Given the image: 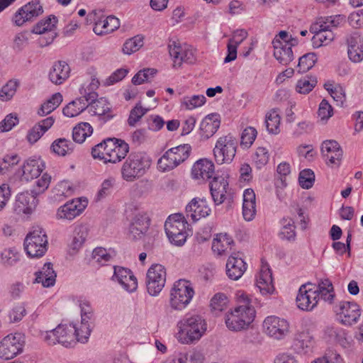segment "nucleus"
I'll list each match as a JSON object with an SVG mask.
<instances>
[{
  "label": "nucleus",
  "mask_w": 363,
  "mask_h": 363,
  "mask_svg": "<svg viewBox=\"0 0 363 363\" xmlns=\"http://www.w3.org/2000/svg\"><path fill=\"white\" fill-rule=\"evenodd\" d=\"M107 145L104 147L105 163H117L125 157L129 145L124 140L116 138H106Z\"/></svg>",
  "instance_id": "13"
},
{
  "label": "nucleus",
  "mask_w": 363,
  "mask_h": 363,
  "mask_svg": "<svg viewBox=\"0 0 363 363\" xmlns=\"http://www.w3.org/2000/svg\"><path fill=\"white\" fill-rule=\"evenodd\" d=\"M289 323L275 315L267 317L263 322V330L269 336L277 340L284 338L289 332Z\"/></svg>",
  "instance_id": "18"
},
{
  "label": "nucleus",
  "mask_w": 363,
  "mask_h": 363,
  "mask_svg": "<svg viewBox=\"0 0 363 363\" xmlns=\"http://www.w3.org/2000/svg\"><path fill=\"white\" fill-rule=\"evenodd\" d=\"M148 109L143 108L140 103H138L132 108L128 119V123L130 126H135L136 123L146 114Z\"/></svg>",
  "instance_id": "58"
},
{
  "label": "nucleus",
  "mask_w": 363,
  "mask_h": 363,
  "mask_svg": "<svg viewBox=\"0 0 363 363\" xmlns=\"http://www.w3.org/2000/svg\"><path fill=\"white\" fill-rule=\"evenodd\" d=\"M220 127V121L213 119V116H207L200 124V134L208 139L213 135Z\"/></svg>",
  "instance_id": "39"
},
{
  "label": "nucleus",
  "mask_w": 363,
  "mask_h": 363,
  "mask_svg": "<svg viewBox=\"0 0 363 363\" xmlns=\"http://www.w3.org/2000/svg\"><path fill=\"white\" fill-rule=\"evenodd\" d=\"M194 290L191 282L186 279L175 281L170 291L169 304L174 310L181 311L191 302Z\"/></svg>",
  "instance_id": "6"
},
{
  "label": "nucleus",
  "mask_w": 363,
  "mask_h": 363,
  "mask_svg": "<svg viewBox=\"0 0 363 363\" xmlns=\"http://www.w3.org/2000/svg\"><path fill=\"white\" fill-rule=\"evenodd\" d=\"M51 177L47 173L43 174L42 177L35 182V185L31 190L32 192L36 196L43 193L49 187Z\"/></svg>",
  "instance_id": "62"
},
{
  "label": "nucleus",
  "mask_w": 363,
  "mask_h": 363,
  "mask_svg": "<svg viewBox=\"0 0 363 363\" xmlns=\"http://www.w3.org/2000/svg\"><path fill=\"white\" fill-rule=\"evenodd\" d=\"M233 243V240L228 235H217L216 238L213 240L212 250L218 255H221L231 249V244Z\"/></svg>",
  "instance_id": "40"
},
{
  "label": "nucleus",
  "mask_w": 363,
  "mask_h": 363,
  "mask_svg": "<svg viewBox=\"0 0 363 363\" xmlns=\"http://www.w3.org/2000/svg\"><path fill=\"white\" fill-rule=\"evenodd\" d=\"M43 7L40 0H32L18 9L13 15L12 21L13 23L34 21L43 13Z\"/></svg>",
  "instance_id": "17"
},
{
  "label": "nucleus",
  "mask_w": 363,
  "mask_h": 363,
  "mask_svg": "<svg viewBox=\"0 0 363 363\" xmlns=\"http://www.w3.org/2000/svg\"><path fill=\"white\" fill-rule=\"evenodd\" d=\"M315 291L318 294V300L320 298L325 301L331 303L335 297L333 286L328 279H320L318 282V285L314 284Z\"/></svg>",
  "instance_id": "38"
},
{
  "label": "nucleus",
  "mask_w": 363,
  "mask_h": 363,
  "mask_svg": "<svg viewBox=\"0 0 363 363\" xmlns=\"http://www.w3.org/2000/svg\"><path fill=\"white\" fill-rule=\"evenodd\" d=\"M38 204L37 196L32 192L24 191L16 196L15 210L18 213L30 214Z\"/></svg>",
  "instance_id": "24"
},
{
  "label": "nucleus",
  "mask_w": 363,
  "mask_h": 363,
  "mask_svg": "<svg viewBox=\"0 0 363 363\" xmlns=\"http://www.w3.org/2000/svg\"><path fill=\"white\" fill-rule=\"evenodd\" d=\"M54 118L50 116L41 120L28 131L26 138L29 143H35L53 125Z\"/></svg>",
  "instance_id": "31"
},
{
  "label": "nucleus",
  "mask_w": 363,
  "mask_h": 363,
  "mask_svg": "<svg viewBox=\"0 0 363 363\" xmlns=\"http://www.w3.org/2000/svg\"><path fill=\"white\" fill-rule=\"evenodd\" d=\"M282 228L279 233V237L282 240H294L296 237L294 221L291 218H283L281 220Z\"/></svg>",
  "instance_id": "46"
},
{
  "label": "nucleus",
  "mask_w": 363,
  "mask_h": 363,
  "mask_svg": "<svg viewBox=\"0 0 363 363\" xmlns=\"http://www.w3.org/2000/svg\"><path fill=\"white\" fill-rule=\"evenodd\" d=\"M35 274V282L41 283L44 287L52 286L55 283L57 275L50 262L45 263L42 269L36 272Z\"/></svg>",
  "instance_id": "37"
},
{
  "label": "nucleus",
  "mask_w": 363,
  "mask_h": 363,
  "mask_svg": "<svg viewBox=\"0 0 363 363\" xmlns=\"http://www.w3.org/2000/svg\"><path fill=\"white\" fill-rule=\"evenodd\" d=\"M178 339L183 344L198 341L207 330L204 318L197 313H186L177 323Z\"/></svg>",
  "instance_id": "2"
},
{
  "label": "nucleus",
  "mask_w": 363,
  "mask_h": 363,
  "mask_svg": "<svg viewBox=\"0 0 363 363\" xmlns=\"http://www.w3.org/2000/svg\"><path fill=\"white\" fill-rule=\"evenodd\" d=\"M166 270L162 264L152 265L147 273V289L151 296H157L164 288Z\"/></svg>",
  "instance_id": "14"
},
{
  "label": "nucleus",
  "mask_w": 363,
  "mask_h": 363,
  "mask_svg": "<svg viewBox=\"0 0 363 363\" xmlns=\"http://www.w3.org/2000/svg\"><path fill=\"white\" fill-rule=\"evenodd\" d=\"M88 23H109L113 21L119 22V19L115 16H106L101 10H93L86 16Z\"/></svg>",
  "instance_id": "50"
},
{
  "label": "nucleus",
  "mask_w": 363,
  "mask_h": 363,
  "mask_svg": "<svg viewBox=\"0 0 363 363\" xmlns=\"http://www.w3.org/2000/svg\"><path fill=\"white\" fill-rule=\"evenodd\" d=\"M74 338L75 341L85 343L88 341L90 334L91 328L89 321H81V325L79 328L74 326Z\"/></svg>",
  "instance_id": "53"
},
{
  "label": "nucleus",
  "mask_w": 363,
  "mask_h": 363,
  "mask_svg": "<svg viewBox=\"0 0 363 363\" xmlns=\"http://www.w3.org/2000/svg\"><path fill=\"white\" fill-rule=\"evenodd\" d=\"M93 128L88 123H81L73 128L72 138L77 143H82L85 139L91 135Z\"/></svg>",
  "instance_id": "44"
},
{
  "label": "nucleus",
  "mask_w": 363,
  "mask_h": 363,
  "mask_svg": "<svg viewBox=\"0 0 363 363\" xmlns=\"http://www.w3.org/2000/svg\"><path fill=\"white\" fill-rule=\"evenodd\" d=\"M169 53L173 61V67L180 68L184 62L192 64L196 60L194 50L188 45H182L177 41H171L168 45Z\"/></svg>",
  "instance_id": "12"
},
{
  "label": "nucleus",
  "mask_w": 363,
  "mask_h": 363,
  "mask_svg": "<svg viewBox=\"0 0 363 363\" xmlns=\"http://www.w3.org/2000/svg\"><path fill=\"white\" fill-rule=\"evenodd\" d=\"M238 141L232 134L220 137L213 149L217 163H230L235 156Z\"/></svg>",
  "instance_id": "9"
},
{
  "label": "nucleus",
  "mask_w": 363,
  "mask_h": 363,
  "mask_svg": "<svg viewBox=\"0 0 363 363\" xmlns=\"http://www.w3.org/2000/svg\"><path fill=\"white\" fill-rule=\"evenodd\" d=\"M337 27V24H312L310 32L313 34L311 39L313 46L318 48L333 41L335 37L333 30Z\"/></svg>",
  "instance_id": "16"
},
{
  "label": "nucleus",
  "mask_w": 363,
  "mask_h": 363,
  "mask_svg": "<svg viewBox=\"0 0 363 363\" xmlns=\"http://www.w3.org/2000/svg\"><path fill=\"white\" fill-rule=\"evenodd\" d=\"M151 162L150 157L144 152L130 153L122 166V178L127 182L135 181L146 173Z\"/></svg>",
  "instance_id": "3"
},
{
  "label": "nucleus",
  "mask_w": 363,
  "mask_h": 363,
  "mask_svg": "<svg viewBox=\"0 0 363 363\" xmlns=\"http://www.w3.org/2000/svg\"><path fill=\"white\" fill-rule=\"evenodd\" d=\"M337 318L345 325H352L359 320L361 310L355 302L340 301L333 306Z\"/></svg>",
  "instance_id": "10"
},
{
  "label": "nucleus",
  "mask_w": 363,
  "mask_h": 363,
  "mask_svg": "<svg viewBox=\"0 0 363 363\" xmlns=\"http://www.w3.org/2000/svg\"><path fill=\"white\" fill-rule=\"evenodd\" d=\"M347 54L350 60L359 62L363 60V38L354 33L347 38Z\"/></svg>",
  "instance_id": "27"
},
{
  "label": "nucleus",
  "mask_w": 363,
  "mask_h": 363,
  "mask_svg": "<svg viewBox=\"0 0 363 363\" xmlns=\"http://www.w3.org/2000/svg\"><path fill=\"white\" fill-rule=\"evenodd\" d=\"M256 285L262 294L273 293L274 287L273 285L272 274L268 264H262L260 272L256 278Z\"/></svg>",
  "instance_id": "28"
},
{
  "label": "nucleus",
  "mask_w": 363,
  "mask_h": 363,
  "mask_svg": "<svg viewBox=\"0 0 363 363\" xmlns=\"http://www.w3.org/2000/svg\"><path fill=\"white\" fill-rule=\"evenodd\" d=\"M211 211V210L205 198H194L186 206V216L191 217L194 222L202 218H206L210 214Z\"/></svg>",
  "instance_id": "22"
},
{
  "label": "nucleus",
  "mask_w": 363,
  "mask_h": 363,
  "mask_svg": "<svg viewBox=\"0 0 363 363\" xmlns=\"http://www.w3.org/2000/svg\"><path fill=\"white\" fill-rule=\"evenodd\" d=\"M321 153L328 166L338 167L340 164L343 152L337 141L329 140L323 142Z\"/></svg>",
  "instance_id": "19"
},
{
  "label": "nucleus",
  "mask_w": 363,
  "mask_h": 363,
  "mask_svg": "<svg viewBox=\"0 0 363 363\" xmlns=\"http://www.w3.org/2000/svg\"><path fill=\"white\" fill-rule=\"evenodd\" d=\"M315 181L314 172L310 169L302 170L298 177V182L301 186L303 189H308L313 185Z\"/></svg>",
  "instance_id": "59"
},
{
  "label": "nucleus",
  "mask_w": 363,
  "mask_h": 363,
  "mask_svg": "<svg viewBox=\"0 0 363 363\" xmlns=\"http://www.w3.org/2000/svg\"><path fill=\"white\" fill-rule=\"evenodd\" d=\"M294 345L298 352H307V350L311 345L310 336L307 333H301L294 340Z\"/></svg>",
  "instance_id": "60"
},
{
  "label": "nucleus",
  "mask_w": 363,
  "mask_h": 363,
  "mask_svg": "<svg viewBox=\"0 0 363 363\" xmlns=\"http://www.w3.org/2000/svg\"><path fill=\"white\" fill-rule=\"evenodd\" d=\"M179 165L172 151L168 150L157 161V168L161 172H169Z\"/></svg>",
  "instance_id": "43"
},
{
  "label": "nucleus",
  "mask_w": 363,
  "mask_h": 363,
  "mask_svg": "<svg viewBox=\"0 0 363 363\" xmlns=\"http://www.w3.org/2000/svg\"><path fill=\"white\" fill-rule=\"evenodd\" d=\"M88 233L89 229L86 225L80 224L74 227L72 239L69 244V255H76L79 251L88 236Z\"/></svg>",
  "instance_id": "30"
},
{
  "label": "nucleus",
  "mask_w": 363,
  "mask_h": 363,
  "mask_svg": "<svg viewBox=\"0 0 363 363\" xmlns=\"http://www.w3.org/2000/svg\"><path fill=\"white\" fill-rule=\"evenodd\" d=\"M70 72L69 65L63 61L55 62L50 72L49 79L55 84H62L68 77Z\"/></svg>",
  "instance_id": "34"
},
{
  "label": "nucleus",
  "mask_w": 363,
  "mask_h": 363,
  "mask_svg": "<svg viewBox=\"0 0 363 363\" xmlns=\"http://www.w3.org/2000/svg\"><path fill=\"white\" fill-rule=\"evenodd\" d=\"M210 192L215 205H220L226 199L228 182L223 176H216L210 182Z\"/></svg>",
  "instance_id": "23"
},
{
  "label": "nucleus",
  "mask_w": 363,
  "mask_h": 363,
  "mask_svg": "<svg viewBox=\"0 0 363 363\" xmlns=\"http://www.w3.org/2000/svg\"><path fill=\"white\" fill-rule=\"evenodd\" d=\"M281 117L276 109L272 110L266 116V126L268 132L277 135L280 132Z\"/></svg>",
  "instance_id": "48"
},
{
  "label": "nucleus",
  "mask_w": 363,
  "mask_h": 363,
  "mask_svg": "<svg viewBox=\"0 0 363 363\" xmlns=\"http://www.w3.org/2000/svg\"><path fill=\"white\" fill-rule=\"evenodd\" d=\"M24 335L20 333L9 334L0 342V358L4 360L13 359L23 351Z\"/></svg>",
  "instance_id": "11"
},
{
  "label": "nucleus",
  "mask_w": 363,
  "mask_h": 363,
  "mask_svg": "<svg viewBox=\"0 0 363 363\" xmlns=\"http://www.w3.org/2000/svg\"><path fill=\"white\" fill-rule=\"evenodd\" d=\"M88 106L86 100L83 97L77 99L69 102L64 108L63 114L67 117H75L81 113Z\"/></svg>",
  "instance_id": "42"
},
{
  "label": "nucleus",
  "mask_w": 363,
  "mask_h": 363,
  "mask_svg": "<svg viewBox=\"0 0 363 363\" xmlns=\"http://www.w3.org/2000/svg\"><path fill=\"white\" fill-rule=\"evenodd\" d=\"M48 244L45 232L40 228H36L26 235L23 245L28 257L38 258L47 252Z\"/></svg>",
  "instance_id": "8"
},
{
  "label": "nucleus",
  "mask_w": 363,
  "mask_h": 363,
  "mask_svg": "<svg viewBox=\"0 0 363 363\" xmlns=\"http://www.w3.org/2000/svg\"><path fill=\"white\" fill-rule=\"evenodd\" d=\"M206 98L203 94L185 96L181 100V106L186 109L193 110L201 107L206 103Z\"/></svg>",
  "instance_id": "47"
},
{
  "label": "nucleus",
  "mask_w": 363,
  "mask_h": 363,
  "mask_svg": "<svg viewBox=\"0 0 363 363\" xmlns=\"http://www.w3.org/2000/svg\"><path fill=\"white\" fill-rule=\"evenodd\" d=\"M256 196L252 189H247L243 193L242 216L245 220H252L256 215Z\"/></svg>",
  "instance_id": "33"
},
{
  "label": "nucleus",
  "mask_w": 363,
  "mask_h": 363,
  "mask_svg": "<svg viewBox=\"0 0 363 363\" xmlns=\"http://www.w3.org/2000/svg\"><path fill=\"white\" fill-rule=\"evenodd\" d=\"M215 167L212 161L201 159L194 163L191 168V176L194 179L207 180L214 174Z\"/></svg>",
  "instance_id": "26"
},
{
  "label": "nucleus",
  "mask_w": 363,
  "mask_h": 363,
  "mask_svg": "<svg viewBox=\"0 0 363 363\" xmlns=\"http://www.w3.org/2000/svg\"><path fill=\"white\" fill-rule=\"evenodd\" d=\"M144 38L141 35H137L128 39L123 44V52L130 55L138 51L143 45Z\"/></svg>",
  "instance_id": "51"
},
{
  "label": "nucleus",
  "mask_w": 363,
  "mask_h": 363,
  "mask_svg": "<svg viewBox=\"0 0 363 363\" xmlns=\"http://www.w3.org/2000/svg\"><path fill=\"white\" fill-rule=\"evenodd\" d=\"M314 288V284L310 282L301 286L296 296V303L298 308L311 311L318 303V294Z\"/></svg>",
  "instance_id": "15"
},
{
  "label": "nucleus",
  "mask_w": 363,
  "mask_h": 363,
  "mask_svg": "<svg viewBox=\"0 0 363 363\" xmlns=\"http://www.w3.org/2000/svg\"><path fill=\"white\" fill-rule=\"evenodd\" d=\"M239 306L230 313L226 314L225 323L231 331H240L247 329L255 318V310L250 305V299L243 291L237 294Z\"/></svg>",
  "instance_id": "1"
},
{
  "label": "nucleus",
  "mask_w": 363,
  "mask_h": 363,
  "mask_svg": "<svg viewBox=\"0 0 363 363\" xmlns=\"http://www.w3.org/2000/svg\"><path fill=\"white\" fill-rule=\"evenodd\" d=\"M149 225V220L146 216L135 215L129 226V239L132 240L142 239L147 231Z\"/></svg>",
  "instance_id": "25"
},
{
  "label": "nucleus",
  "mask_w": 363,
  "mask_h": 363,
  "mask_svg": "<svg viewBox=\"0 0 363 363\" xmlns=\"http://www.w3.org/2000/svg\"><path fill=\"white\" fill-rule=\"evenodd\" d=\"M44 168L45 164L40 159L28 160L23 166V174L21 178L23 180L26 181H30L34 178H38Z\"/></svg>",
  "instance_id": "35"
},
{
  "label": "nucleus",
  "mask_w": 363,
  "mask_h": 363,
  "mask_svg": "<svg viewBox=\"0 0 363 363\" xmlns=\"http://www.w3.org/2000/svg\"><path fill=\"white\" fill-rule=\"evenodd\" d=\"M74 144L65 138L55 140L51 145V150L59 156L71 154L74 149Z\"/></svg>",
  "instance_id": "41"
},
{
  "label": "nucleus",
  "mask_w": 363,
  "mask_h": 363,
  "mask_svg": "<svg viewBox=\"0 0 363 363\" xmlns=\"http://www.w3.org/2000/svg\"><path fill=\"white\" fill-rule=\"evenodd\" d=\"M257 133L256 129L252 127H247L244 129L241 134V145L246 147H250L256 138Z\"/></svg>",
  "instance_id": "63"
},
{
  "label": "nucleus",
  "mask_w": 363,
  "mask_h": 363,
  "mask_svg": "<svg viewBox=\"0 0 363 363\" xmlns=\"http://www.w3.org/2000/svg\"><path fill=\"white\" fill-rule=\"evenodd\" d=\"M316 84V78L307 76L298 81L296 89L300 94H306L313 90Z\"/></svg>",
  "instance_id": "55"
},
{
  "label": "nucleus",
  "mask_w": 363,
  "mask_h": 363,
  "mask_svg": "<svg viewBox=\"0 0 363 363\" xmlns=\"http://www.w3.org/2000/svg\"><path fill=\"white\" fill-rule=\"evenodd\" d=\"M86 104L89 113L93 116H98L99 120L104 123L113 118V114L110 113V108L103 99L97 100L96 99L93 101H86Z\"/></svg>",
  "instance_id": "32"
},
{
  "label": "nucleus",
  "mask_w": 363,
  "mask_h": 363,
  "mask_svg": "<svg viewBox=\"0 0 363 363\" xmlns=\"http://www.w3.org/2000/svg\"><path fill=\"white\" fill-rule=\"evenodd\" d=\"M318 60L314 52H309L301 57L298 60V69L299 72H306L311 69Z\"/></svg>",
  "instance_id": "54"
},
{
  "label": "nucleus",
  "mask_w": 363,
  "mask_h": 363,
  "mask_svg": "<svg viewBox=\"0 0 363 363\" xmlns=\"http://www.w3.org/2000/svg\"><path fill=\"white\" fill-rule=\"evenodd\" d=\"M169 150L172 151L174 157L176 158V160L179 165L189 157L191 147L189 144H184L174 147H172Z\"/></svg>",
  "instance_id": "56"
},
{
  "label": "nucleus",
  "mask_w": 363,
  "mask_h": 363,
  "mask_svg": "<svg viewBox=\"0 0 363 363\" xmlns=\"http://www.w3.org/2000/svg\"><path fill=\"white\" fill-rule=\"evenodd\" d=\"M99 80L96 77H92L91 82L86 87L83 86L81 90V94H84L83 98L86 101H93L96 99L98 94L96 90L99 88Z\"/></svg>",
  "instance_id": "52"
},
{
  "label": "nucleus",
  "mask_w": 363,
  "mask_h": 363,
  "mask_svg": "<svg viewBox=\"0 0 363 363\" xmlns=\"http://www.w3.org/2000/svg\"><path fill=\"white\" fill-rule=\"evenodd\" d=\"M188 223L181 213L169 216L164 223V230L169 242L176 246L184 245L187 238Z\"/></svg>",
  "instance_id": "4"
},
{
  "label": "nucleus",
  "mask_w": 363,
  "mask_h": 363,
  "mask_svg": "<svg viewBox=\"0 0 363 363\" xmlns=\"http://www.w3.org/2000/svg\"><path fill=\"white\" fill-rule=\"evenodd\" d=\"M113 269L112 280L117 281L128 291L132 292L137 289V279L130 269L119 266H114Z\"/></svg>",
  "instance_id": "21"
},
{
  "label": "nucleus",
  "mask_w": 363,
  "mask_h": 363,
  "mask_svg": "<svg viewBox=\"0 0 363 363\" xmlns=\"http://www.w3.org/2000/svg\"><path fill=\"white\" fill-rule=\"evenodd\" d=\"M18 83L14 80L9 81L0 90V99L4 101H9L16 92Z\"/></svg>",
  "instance_id": "57"
},
{
  "label": "nucleus",
  "mask_w": 363,
  "mask_h": 363,
  "mask_svg": "<svg viewBox=\"0 0 363 363\" xmlns=\"http://www.w3.org/2000/svg\"><path fill=\"white\" fill-rule=\"evenodd\" d=\"M228 298L224 294L218 293L213 296L211 300V311L216 315L225 311L228 307Z\"/></svg>",
  "instance_id": "49"
},
{
  "label": "nucleus",
  "mask_w": 363,
  "mask_h": 363,
  "mask_svg": "<svg viewBox=\"0 0 363 363\" xmlns=\"http://www.w3.org/2000/svg\"><path fill=\"white\" fill-rule=\"evenodd\" d=\"M55 24H35L30 32L23 31L16 35L14 39V49L18 50L27 44L31 33L41 35L40 43L42 46L50 44L56 37Z\"/></svg>",
  "instance_id": "5"
},
{
  "label": "nucleus",
  "mask_w": 363,
  "mask_h": 363,
  "mask_svg": "<svg viewBox=\"0 0 363 363\" xmlns=\"http://www.w3.org/2000/svg\"><path fill=\"white\" fill-rule=\"evenodd\" d=\"M87 200L73 199L60 206L57 213V218L72 220L79 216L87 206Z\"/></svg>",
  "instance_id": "20"
},
{
  "label": "nucleus",
  "mask_w": 363,
  "mask_h": 363,
  "mask_svg": "<svg viewBox=\"0 0 363 363\" xmlns=\"http://www.w3.org/2000/svg\"><path fill=\"white\" fill-rule=\"evenodd\" d=\"M247 269L246 263L236 255L228 257L226 263V274L232 280H238Z\"/></svg>",
  "instance_id": "29"
},
{
  "label": "nucleus",
  "mask_w": 363,
  "mask_h": 363,
  "mask_svg": "<svg viewBox=\"0 0 363 363\" xmlns=\"http://www.w3.org/2000/svg\"><path fill=\"white\" fill-rule=\"evenodd\" d=\"M269 155L268 150L263 147L257 149L253 160L257 169H261L265 166L269 161Z\"/></svg>",
  "instance_id": "61"
},
{
  "label": "nucleus",
  "mask_w": 363,
  "mask_h": 363,
  "mask_svg": "<svg viewBox=\"0 0 363 363\" xmlns=\"http://www.w3.org/2000/svg\"><path fill=\"white\" fill-rule=\"evenodd\" d=\"M73 324H60L55 329L45 331L42 335L44 341L49 345L60 344L66 348H71L76 345Z\"/></svg>",
  "instance_id": "7"
},
{
  "label": "nucleus",
  "mask_w": 363,
  "mask_h": 363,
  "mask_svg": "<svg viewBox=\"0 0 363 363\" xmlns=\"http://www.w3.org/2000/svg\"><path fill=\"white\" fill-rule=\"evenodd\" d=\"M1 257L3 264L6 266H13L19 259L18 255L11 249H4L1 254Z\"/></svg>",
  "instance_id": "64"
},
{
  "label": "nucleus",
  "mask_w": 363,
  "mask_h": 363,
  "mask_svg": "<svg viewBox=\"0 0 363 363\" xmlns=\"http://www.w3.org/2000/svg\"><path fill=\"white\" fill-rule=\"evenodd\" d=\"M62 101V96L60 93L53 94L50 99L43 104L38 111L39 116H43L50 113L56 109Z\"/></svg>",
  "instance_id": "45"
},
{
  "label": "nucleus",
  "mask_w": 363,
  "mask_h": 363,
  "mask_svg": "<svg viewBox=\"0 0 363 363\" xmlns=\"http://www.w3.org/2000/svg\"><path fill=\"white\" fill-rule=\"evenodd\" d=\"M274 47V57L283 65H287L294 60L292 45L280 44L277 40L272 41Z\"/></svg>",
  "instance_id": "36"
}]
</instances>
